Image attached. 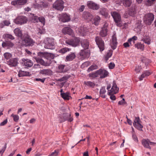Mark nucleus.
Returning a JSON list of instances; mask_svg holds the SVG:
<instances>
[{
    "mask_svg": "<svg viewBox=\"0 0 156 156\" xmlns=\"http://www.w3.org/2000/svg\"><path fill=\"white\" fill-rule=\"evenodd\" d=\"M54 55L52 54L40 52L38 53L37 57L34 58L37 63L44 66H48L51 62V60L54 58Z\"/></svg>",
    "mask_w": 156,
    "mask_h": 156,
    "instance_id": "f257e3e1",
    "label": "nucleus"
},
{
    "mask_svg": "<svg viewBox=\"0 0 156 156\" xmlns=\"http://www.w3.org/2000/svg\"><path fill=\"white\" fill-rule=\"evenodd\" d=\"M111 14L116 26L119 27H121L122 23L120 14L119 13L115 11L112 12Z\"/></svg>",
    "mask_w": 156,
    "mask_h": 156,
    "instance_id": "f03ea898",
    "label": "nucleus"
},
{
    "mask_svg": "<svg viewBox=\"0 0 156 156\" xmlns=\"http://www.w3.org/2000/svg\"><path fill=\"white\" fill-rule=\"evenodd\" d=\"M44 47L46 48L53 49L55 48L54 40L52 38H47L44 41Z\"/></svg>",
    "mask_w": 156,
    "mask_h": 156,
    "instance_id": "7ed1b4c3",
    "label": "nucleus"
},
{
    "mask_svg": "<svg viewBox=\"0 0 156 156\" xmlns=\"http://www.w3.org/2000/svg\"><path fill=\"white\" fill-rule=\"evenodd\" d=\"M34 42L28 35H26L22 39L21 44L22 45L26 46H32Z\"/></svg>",
    "mask_w": 156,
    "mask_h": 156,
    "instance_id": "20e7f679",
    "label": "nucleus"
},
{
    "mask_svg": "<svg viewBox=\"0 0 156 156\" xmlns=\"http://www.w3.org/2000/svg\"><path fill=\"white\" fill-rule=\"evenodd\" d=\"M119 90V88L117 87L115 82L114 81L112 88L108 91V94L110 96V98H115V96L114 95L117 93Z\"/></svg>",
    "mask_w": 156,
    "mask_h": 156,
    "instance_id": "39448f33",
    "label": "nucleus"
},
{
    "mask_svg": "<svg viewBox=\"0 0 156 156\" xmlns=\"http://www.w3.org/2000/svg\"><path fill=\"white\" fill-rule=\"evenodd\" d=\"M154 19V15L150 13L146 14L144 19V23L147 25H150Z\"/></svg>",
    "mask_w": 156,
    "mask_h": 156,
    "instance_id": "423d86ee",
    "label": "nucleus"
},
{
    "mask_svg": "<svg viewBox=\"0 0 156 156\" xmlns=\"http://www.w3.org/2000/svg\"><path fill=\"white\" fill-rule=\"evenodd\" d=\"M80 42V39L79 38L74 37L72 39L66 40V43L72 46L76 47L79 45Z\"/></svg>",
    "mask_w": 156,
    "mask_h": 156,
    "instance_id": "0eeeda50",
    "label": "nucleus"
},
{
    "mask_svg": "<svg viewBox=\"0 0 156 156\" xmlns=\"http://www.w3.org/2000/svg\"><path fill=\"white\" fill-rule=\"evenodd\" d=\"M95 40L100 51H103L105 49L104 43L101 38L98 36H96Z\"/></svg>",
    "mask_w": 156,
    "mask_h": 156,
    "instance_id": "6e6552de",
    "label": "nucleus"
},
{
    "mask_svg": "<svg viewBox=\"0 0 156 156\" xmlns=\"http://www.w3.org/2000/svg\"><path fill=\"white\" fill-rule=\"evenodd\" d=\"M141 123L139 118L136 117L133 123V126L139 130L142 131L143 126L142 125Z\"/></svg>",
    "mask_w": 156,
    "mask_h": 156,
    "instance_id": "1a4fd4ad",
    "label": "nucleus"
},
{
    "mask_svg": "<svg viewBox=\"0 0 156 156\" xmlns=\"http://www.w3.org/2000/svg\"><path fill=\"white\" fill-rule=\"evenodd\" d=\"M87 5L89 8L97 10L100 8L99 5L92 1H88L87 2Z\"/></svg>",
    "mask_w": 156,
    "mask_h": 156,
    "instance_id": "9d476101",
    "label": "nucleus"
},
{
    "mask_svg": "<svg viewBox=\"0 0 156 156\" xmlns=\"http://www.w3.org/2000/svg\"><path fill=\"white\" fill-rule=\"evenodd\" d=\"M53 7L58 10L62 11L63 10V2L62 0H58L56 1L53 5Z\"/></svg>",
    "mask_w": 156,
    "mask_h": 156,
    "instance_id": "9b49d317",
    "label": "nucleus"
},
{
    "mask_svg": "<svg viewBox=\"0 0 156 156\" xmlns=\"http://www.w3.org/2000/svg\"><path fill=\"white\" fill-rule=\"evenodd\" d=\"M18 59L17 58H12L6 61V63L10 67L16 66L18 65Z\"/></svg>",
    "mask_w": 156,
    "mask_h": 156,
    "instance_id": "f8f14e48",
    "label": "nucleus"
},
{
    "mask_svg": "<svg viewBox=\"0 0 156 156\" xmlns=\"http://www.w3.org/2000/svg\"><path fill=\"white\" fill-rule=\"evenodd\" d=\"M73 120V116L71 114L67 113H64L63 118H61L60 121L61 122H63L65 121H67L69 122H71Z\"/></svg>",
    "mask_w": 156,
    "mask_h": 156,
    "instance_id": "ddd939ff",
    "label": "nucleus"
},
{
    "mask_svg": "<svg viewBox=\"0 0 156 156\" xmlns=\"http://www.w3.org/2000/svg\"><path fill=\"white\" fill-rule=\"evenodd\" d=\"M27 21V18L24 16H20L15 20V23L17 24H24L26 23Z\"/></svg>",
    "mask_w": 156,
    "mask_h": 156,
    "instance_id": "4468645a",
    "label": "nucleus"
},
{
    "mask_svg": "<svg viewBox=\"0 0 156 156\" xmlns=\"http://www.w3.org/2000/svg\"><path fill=\"white\" fill-rule=\"evenodd\" d=\"M108 25L107 23H105L100 33V35L102 37H105L107 35V33L108 31L107 29Z\"/></svg>",
    "mask_w": 156,
    "mask_h": 156,
    "instance_id": "2eb2a0df",
    "label": "nucleus"
},
{
    "mask_svg": "<svg viewBox=\"0 0 156 156\" xmlns=\"http://www.w3.org/2000/svg\"><path fill=\"white\" fill-rule=\"evenodd\" d=\"M97 73H98V75L101 78H103L107 77L108 74V72L104 69H100L97 70Z\"/></svg>",
    "mask_w": 156,
    "mask_h": 156,
    "instance_id": "dca6fc26",
    "label": "nucleus"
},
{
    "mask_svg": "<svg viewBox=\"0 0 156 156\" xmlns=\"http://www.w3.org/2000/svg\"><path fill=\"white\" fill-rule=\"evenodd\" d=\"M21 63L23 65L27 67H30L33 65L32 61L28 59H22Z\"/></svg>",
    "mask_w": 156,
    "mask_h": 156,
    "instance_id": "f3484780",
    "label": "nucleus"
},
{
    "mask_svg": "<svg viewBox=\"0 0 156 156\" xmlns=\"http://www.w3.org/2000/svg\"><path fill=\"white\" fill-rule=\"evenodd\" d=\"M27 0H16L11 2V4L15 5H22L25 4Z\"/></svg>",
    "mask_w": 156,
    "mask_h": 156,
    "instance_id": "a211bd4d",
    "label": "nucleus"
},
{
    "mask_svg": "<svg viewBox=\"0 0 156 156\" xmlns=\"http://www.w3.org/2000/svg\"><path fill=\"white\" fill-rule=\"evenodd\" d=\"M88 28L86 26H81L78 28V31L81 36H83L85 33L89 31Z\"/></svg>",
    "mask_w": 156,
    "mask_h": 156,
    "instance_id": "6ab92c4d",
    "label": "nucleus"
},
{
    "mask_svg": "<svg viewBox=\"0 0 156 156\" xmlns=\"http://www.w3.org/2000/svg\"><path fill=\"white\" fill-rule=\"evenodd\" d=\"M117 44L116 37L115 34H114L112 36V39L110 43V46L112 48L113 50L115 49L116 48Z\"/></svg>",
    "mask_w": 156,
    "mask_h": 156,
    "instance_id": "aec40b11",
    "label": "nucleus"
},
{
    "mask_svg": "<svg viewBox=\"0 0 156 156\" xmlns=\"http://www.w3.org/2000/svg\"><path fill=\"white\" fill-rule=\"evenodd\" d=\"M82 16L84 19L88 21H91L93 17L92 14L87 12H84Z\"/></svg>",
    "mask_w": 156,
    "mask_h": 156,
    "instance_id": "412c9836",
    "label": "nucleus"
},
{
    "mask_svg": "<svg viewBox=\"0 0 156 156\" xmlns=\"http://www.w3.org/2000/svg\"><path fill=\"white\" fill-rule=\"evenodd\" d=\"M14 44L10 41H6L5 42H3L2 44V47L4 48H12Z\"/></svg>",
    "mask_w": 156,
    "mask_h": 156,
    "instance_id": "4be33fe9",
    "label": "nucleus"
},
{
    "mask_svg": "<svg viewBox=\"0 0 156 156\" xmlns=\"http://www.w3.org/2000/svg\"><path fill=\"white\" fill-rule=\"evenodd\" d=\"M62 32L65 34H68L70 35H73V30L69 27H64L62 30Z\"/></svg>",
    "mask_w": 156,
    "mask_h": 156,
    "instance_id": "5701e85b",
    "label": "nucleus"
},
{
    "mask_svg": "<svg viewBox=\"0 0 156 156\" xmlns=\"http://www.w3.org/2000/svg\"><path fill=\"white\" fill-rule=\"evenodd\" d=\"M141 41H143L145 44L149 45L151 43V39L150 37L148 35H144L142 38Z\"/></svg>",
    "mask_w": 156,
    "mask_h": 156,
    "instance_id": "b1692460",
    "label": "nucleus"
},
{
    "mask_svg": "<svg viewBox=\"0 0 156 156\" xmlns=\"http://www.w3.org/2000/svg\"><path fill=\"white\" fill-rule=\"evenodd\" d=\"M60 20L63 22H68L70 20V16L66 14H62Z\"/></svg>",
    "mask_w": 156,
    "mask_h": 156,
    "instance_id": "393cba45",
    "label": "nucleus"
},
{
    "mask_svg": "<svg viewBox=\"0 0 156 156\" xmlns=\"http://www.w3.org/2000/svg\"><path fill=\"white\" fill-rule=\"evenodd\" d=\"M141 142L144 147L150 149H151V147L149 145L150 140L149 139H143L142 140Z\"/></svg>",
    "mask_w": 156,
    "mask_h": 156,
    "instance_id": "a878e982",
    "label": "nucleus"
},
{
    "mask_svg": "<svg viewBox=\"0 0 156 156\" xmlns=\"http://www.w3.org/2000/svg\"><path fill=\"white\" fill-rule=\"evenodd\" d=\"M81 46L85 49H87L89 46V42L87 39L82 40L81 41Z\"/></svg>",
    "mask_w": 156,
    "mask_h": 156,
    "instance_id": "bb28decb",
    "label": "nucleus"
},
{
    "mask_svg": "<svg viewBox=\"0 0 156 156\" xmlns=\"http://www.w3.org/2000/svg\"><path fill=\"white\" fill-rule=\"evenodd\" d=\"M80 54L81 56L83 57L84 58H88L90 56V53L86 50H81L80 52Z\"/></svg>",
    "mask_w": 156,
    "mask_h": 156,
    "instance_id": "cd10ccee",
    "label": "nucleus"
},
{
    "mask_svg": "<svg viewBox=\"0 0 156 156\" xmlns=\"http://www.w3.org/2000/svg\"><path fill=\"white\" fill-rule=\"evenodd\" d=\"M35 5L38 9H42L43 8H46L48 6V4L46 3L41 2L39 4L36 3Z\"/></svg>",
    "mask_w": 156,
    "mask_h": 156,
    "instance_id": "c85d7f7f",
    "label": "nucleus"
},
{
    "mask_svg": "<svg viewBox=\"0 0 156 156\" xmlns=\"http://www.w3.org/2000/svg\"><path fill=\"white\" fill-rule=\"evenodd\" d=\"M134 47L138 50L143 51L144 49V45L141 42H138L134 44Z\"/></svg>",
    "mask_w": 156,
    "mask_h": 156,
    "instance_id": "c756f323",
    "label": "nucleus"
},
{
    "mask_svg": "<svg viewBox=\"0 0 156 156\" xmlns=\"http://www.w3.org/2000/svg\"><path fill=\"white\" fill-rule=\"evenodd\" d=\"M99 13L102 15L107 17L108 15V10L104 8H100L99 11Z\"/></svg>",
    "mask_w": 156,
    "mask_h": 156,
    "instance_id": "7c9ffc66",
    "label": "nucleus"
},
{
    "mask_svg": "<svg viewBox=\"0 0 156 156\" xmlns=\"http://www.w3.org/2000/svg\"><path fill=\"white\" fill-rule=\"evenodd\" d=\"M137 39L138 38L137 37L134 36L129 38L128 40V42L129 43L131 46H132L133 44H135V41L137 40Z\"/></svg>",
    "mask_w": 156,
    "mask_h": 156,
    "instance_id": "2f4dec72",
    "label": "nucleus"
},
{
    "mask_svg": "<svg viewBox=\"0 0 156 156\" xmlns=\"http://www.w3.org/2000/svg\"><path fill=\"white\" fill-rule=\"evenodd\" d=\"M124 6L126 7H129L132 3V0H122L121 1Z\"/></svg>",
    "mask_w": 156,
    "mask_h": 156,
    "instance_id": "473e14b6",
    "label": "nucleus"
},
{
    "mask_svg": "<svg viewBox=\"0 0 156 156\" xmlns=\"http://www.w3.org/2000/svg\"><path fill=\"white\" fill-rule=\"evenodd\" d=\"M76 55L73 53H71V54L67 55L66 57L67 61H70L73 60L75 58Z\"/></svg>",
    "mask_w": 156,
    "mask_h": 156,
    "instance_id": "72a5a7b5",
    "label": "nucleus"
},
{
    "mask_svg": "<svg viewBox=\"0 0 156 156\" xmlns=\"http://www.w3.org/2000/svg\"><path fill=\"white\" fill-rule=\"evenodd\" d=\"M101 20V18L98 16H95L94 19V24L95 25L98 26Z\"/></svg>",
    "mask_w": 156,
    "mask_h": 156,
    "instance_id": "f704fd0d",
    "label": "nucleus"
},
{
    "mask_svg": "<svg viewBox=\"0 0 156 156\" xmlns=\"http://www.w3.org/2000/svg\"><path fill=\"white\" fill-rule=\"evenodd\" d=\"M14 32L16 35L19 37H21L22 34L21 31L19 28H17L15 29L14 31Z\"/></svg>",
    "mask_w": 156,
    "mask_h": 156,
    "instance_id": "c9c22d12",
    "label": "nucleus"
},
{
    "mask_svg": "<svg viewBox=\"0 0 156 156\" xmlns=\"http://www.w3.org/2000/svg\"><path fill=\"white\" fill-rule=\"evenodd\" d=\"M60 92L62 98H71V97L70 96V94L69 92L64 93L63 92L62 89H61Z\"/></svg>",
    "mask_w": 156,
    "mask_h": 156,
    "instance_id": "e433bc0d",
    "label": "nucleus"
},
{
    "mask_svg": "<svg viewBox=\"0 0 156 156\" xmlns=\"http://www.w3.org/2000/svg\"><path fill=\"white\" fill-rule=\"evenodd\" d=\"M65 66V65H59L58 66V72L60 73L65 72L66 71L64 69Z\"/></svg>",
    "mask_w": 156,
    "mask_h": 156,
    "instance_id": "4c0bfd02",
    "label": "nucleus"
},
{
    "mask_svg": "<svg viewBox=\"0 0 156 156\" xmlns=\"http://www.w3.org/2000/svg\"><path fill=\"white\" fill-rule=\"evenodd\" d=\"M29 74V73L28 72L20 70L18 75L19 77H22L28 76Z\"/></svg>",
    "mask_w": 156,
    "mask_h": 156,
    "instance_id": "58836bf2",
    "label": "nucleus"
},
{
    "mask_svg": "<svg viewBox=\"0 0 156 156\" xmlns=\"http://www.w3.org/2000/svg\"><path fill=\"white\" fill-rule=\"evenodd\" d=\"M4 56L6 60L5 61L6 63V61H8V60H9L11 58L12 55L10 53L6 52L4 54Z\"/></svg>",
    "mask_w": 156,
    "mask_h": 156,
    "instance_id": "ea45409f",
    "label": "nucleus"
},
{
    "mask_svg": "<svg viewBox=\"0 0 156 156\" xmlns=\"http://www.w3.org/2000/svg\"><path fill=\"white\" fill-rule=\"evenodd\" d=\"M84 84L88 87L92 88L94 87L95 86V84L94 83L90 81L84 82Z\"/></svg>",
    "mask_w": 156,
    "mask_h": 156,
    "instance_id": "a19ab883",
    "label": "nucleus"
},
{
    "mask_svg": "<svg viewBox=\"0 0 156 156\" xmlns=\"http://www.w3.org/2000/svg\"><path fill=\"white\" fill-rule=\"evenodd\" d=\"M98 76V73H97V70L95 72H93L89 74V76L90 77L92 78H94Z\"/></svg>",
    "mask_w": 156,
    "mask_h": 156,
    "instance_id": "79ce46f5",
    "label": "nucleus"
},
{
    "mask_svg": "<svg viewBox=\"0 0 156 156\" xmlns=\"http://www.w3.org/2000/svg\"><path fill=\"white\" fill-rule=\"evenodd\" d=\"M41 73L43 74L49 75L51 74V71L50 69H44L41 70Z\"/></svg>",
    "mask_w": 156,
    "mask_h": 156,
    "instance_id": "37998d69",
    "label": "nucleus"
},
{
    "mask_svg": "<svg viewBox=\"0 0 156 156\" xmlns=\"http://www.w3.org/2000/svg\"><path fill=\"white\" fill-rule=\"evenodd\" d=\"M98 68V66L96 65H93L90 66L88 69L87 71L89 72L91 71H92L94 70L97 69Z\"/></svg>",
    "mask_w": 156,
    "mask_h": 156,
    "instance_id": "c03bdc74",
    "label": "nucleus"
},
{
    "mask_svg": "<svg viewBox=\"0 0 156 156\" xmlns=\"http://www.w3.org/2000/svg\"><path fill=\"white\" fill-rule=\"evenodd\" d=\"M112 54V51L111 50L109 51L108 52L105 57V60L107 61L110 57H111Z\"/></svg>",
    "mask_w": 156,
    "mask_h": 156,
    "instance_id": "a18cd8bd",
    "label": "nucleus"
},
{
    "mask_svg": "<svg viewBox=\"0 0 156 156\" xmlns=\"http://www.w3.org/2000/svg\"><path fill=\"white\" fill-rule=\"evenodd\" d=\"M70 49L66 48H64L60 49L59 52L62 54H64L68 51H69Z\"/></svg>",
    "mask_w": 156,
    "mask_h": 156,
    "instance_id": "49530a36",
    "label": "nucleus"
},
{
    "mask_svg": "<svg viewBox=\"0 0 156 156\" xmlns=\"http://www.w3.org/2000/svg\"><path fill=\"white\" fill-rule=\"evenodd\" d=\"M59 151L57 150H55L54 152H52L48 156H57L58 155Z\"/></svg>",
    "mask_w": 156,
    "mask_h": 156,
    "instance_id": "de8ad7c7",
    "label": "nucleus"
},
{
    "mask_svg": "<svg viewBox=\"0 0 156 156\" xmlns=\"http://www.w3.org/2000/svg\"><path fill=\"white\" fill-rule=\"evenodd\" d=\"M11 116L13 118L14 121L16 122H17L19 119V117L17 115H14L13 114H12Z\"/></svg>",
    "mask_w": 156,
    "mask_h": 156,
    "instance_id": "09e8293b",
    "label": "nucleus"
},
{
    "mask_svg": "<svg viewBox=\"0 0 156 156\" xmlns=\"http://www.w3.org/2000/svg\"><path fill=\"white\" fill-rule=\"evenodd\" d=\"M5 37L7 38H9L13 40L14 39V38L12 35L9 34H6L5 35Z\"/></svg>",
    "mask_w": 156,
    "mask_h": 156,
    "instance_id": "8fccbe9b",
    "label": "nucleus"
},
{
    "mask_svg": "<svg viewBox=\"0 0 156 156\" xmlns=\"http://www.w3.org/2000/svg\"><path fill=\"white\" fill-rule=\"evenodd\" d=\"M132 138L135 142L136 143L138 142V140L134 132H133L132 133Z\"/></svg>",
    "mask_w": 156,
    "mask_h": 156,
    "instance_id": "3c124183",
    "label": "nucleus"
},
{
    "mask_svg": "<svg viewBox=\"0 0 156 156\" xmlns=\"http://www.w3.org/2000/svg\"><path fill=\"white\" fill-rule=\"evenodd\" d=\"M115 64L113 62H111L108 64L109 68L110 69H112L114 68Z\"/></svg>",
    "mask_w": 156,
    "mask_h": 156,
    "instance_id": "603ef678",
    "label": "nucleus"
},
{
    "mask_svg": "<svg viewBox=\"0 0 156 156\" xmlns=\"http://www.w3.org/2000/svg\"><path fill=\"white\" fill-rule=\"evenodd\" d=\"M126 103L124 98H122V99L118 102V104L120 105H126Z\"/></svg>",
    "mask_w": 156,
    "mask_h": 156,
    "instance_id": "864d4df0",
    "label": "nucleus"
},
{
    "mask_svg": "<svg viewBox=\"0 0 156 156\" xmlns=\"http://www.w3.org/2000/svg\"><path fill=\"white\" fill-rule=\"evenodd\" d=\"M7 147V144H5L4 147L2 148V149L0 150V154H1L2 155L3 154V153L5 151V149Z\"/></svg>",
    "mask_w": 156,
    "mask_h": 156,
    "instance_id": "5fc2aeb1",
    "label": "nucleus"
},
{
    "mask_svg": "<svg viewBox=\"0 0 156 156\" xmlns=\"http://www.w3.org/2000/svg\"><path fill=\"white\" fill-rule=\"evenodd\" d=\"M39 21L41 22L44 25L45 23V19L43 17H40L39 18Z\"/></svg>",
    "mask_w": 156,
    "mask_h": 156,
    "instance_id": "6e6d98bb",
    "label": "nucleus"
},
{
    "mask_svg": "<svg viewBox=\"0 0 156 156\" xmlns=\"http://www.w3.org/2000/svg\"><path fill=\"white\" fill-rule=\"evenodd\" d=\"M135 13V12L133 9H130L129 12V15L131 16H133Z\"/></svg>",
    "mask_w": 156,
    "mask_h": 156,
    "instance_id": "4d7b16f0",
    "label": "nucleus"
},
{
    "mask_svg": "<svg viewBox=\"0 0 156 156\" xmlns=\"http://www.w3.org/2000/svg\"><path fill=\"white\" fill-rule=\"evenodd\" d=\"M106 90H105V89L104 88L102 87L100 90V94L101 95V97H103L101 95V94H103L104 93H105Z\"/></svg>",
    "mask_w": 156,
    "mask_h": 156,
    "instance_id": "13d9d810",
    "label": "nucleus"
},
{
    "mask_svg": "<svg viewBox=\"0 0 156 156\" xmlns=\"http://www.w3.org/2000/svg\"><path fill=\"white\" fill-rule=\"evenodd\" d=\"M123 45L124 47L125 48L129 47L130 46H131V45L129 44V43L128 41L127 42L124 43L123 44Z\"/></svg>",
    "mask_w": 156,
    "mask_h": 156,
    "instance_id": "bf43d9fd",
    "label": "nucleus"
},
{
    "mask_svg": "<svg viewBox=\"0 0 156 156\" xmlns=\"http://www.w3.org/2000/svg\"><path fill=\"white\" fill-rule=\"evenodd\" d=\"M45 79L36 78L34 79V80L37 81H40L42 83H44L45 81Z\"/></svg>",
    "mask_w": 156,
    "mask_h": 156,
    "instance_id": "052dcab7",
    "label": "nucleus"
},
{
    "mask_svg": "<svg viewBox=\"0 0 156 156\" xmlns=\"http://www.w3.org/2000/svg\"><path fill=\"white\" fill-rule=\"evenodd\" d=\"M156 0H148L147 2L148 3V5H151Z\"/></svg>",
    "mask_w": 156,
    "mask_h": 156,
    "instance_id": "680f3d73",
    "label": "nucleus"
},
{
    "mask_svg": "<svg viewBox=\"0 0 156 156\" xmlns=\"http://www.w3.org/2000/svg\"><path fill=\"white\" fill-rule=\"evenodd\" d=\"M144 73L141 75V76L139 78V79L140 81H141L143 80V78L147 77L145 75Z\"/></svg>",
    "mask_w": 156,
    "mask_h": 156,
    "instance_id": "e2e57ef3",
    "label": "nucleus"
},
{
    "mask_svg": "<svg viewBox=\"0 0 156 156\" xmlns=\"http://www.w3.org/2000/svg\"><path fill=\"white\" fill-rule=\"evenodd\" d=\"M144 73L141 75V76L139 78V79L140 81H141L143 80V78L147 77L145 75Z\"/></svg>",
    "mask_w": 156,
    "mask_h": 156,
    "instance_id": "0e129e2a",
    "label": "nucleus"
},
{
    "mask_svg": "<svg viewBox=\"0 0 156 156\" xmlns=\"http://www.w3.org/2000/svg\"><path fill=\"white\" fill-rule=\"evenodd\" d=\"M3 23L5 26H8L10 24L9 21L8 20L3 21Z\"/></svg>",
    "mask_w": 156,
    "mask_h": 156,
    "instance_id": "69168bd1",
    "label": "nucleus"
},
{
    "mask_svg": "<svg viewBox=\"0 0 156 156\" xmlns=\"http://www.w3.org/2000/svg\"><path fill=\"white\" fill-rule=\"evenodd\" d=\"M7 119H6L5 120H4L3 122H1L0 124V126H4L6 124H7Z\"/></svg>",
    "mask_w": 156,
    "mask_h": 156,
    "instance_id": "338daca9",
    "label": "nucleus"
},
{
    "mask_svg": "<svg viewBox=\"0 0 156 156\" xmlns=\"http://www.w3.org/2000/svg\"><path fill=\"white\" fill-rule=\"evenodd\" d=\"M39 18L37 16H34L33 18V20L34 22H39Z\"/></svg>",
    "mask_w": 156,
    "mask_h": 156,
    "instance_id": "774afa93",
    "label": "nucleus"
}]
</instances>
